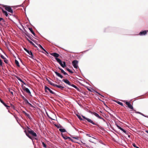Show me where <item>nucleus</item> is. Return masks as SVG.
<instances>
[{
    "label": "nucleus",
    "instance_id": "17",
    "mask_svg": "<svg viewBox=\"0 0 148 148\" xmlns=\"http://www.w3.org/2000/svg\"><path fill=\"white\" fill-rule=\"evenodd\" d=\"M15 63L16 64V65H17V66L18 67H19L20 66V65L19 64V63L18 61L17 60H15Z\"/></svg>",
    "mask_w": 148,
    "mask_h": 148
},
{
    "label": "nucleus",
    "instance_id": "60",
    "mask_svg": "<svg viewBox=\"0 0 148 148\" xmlns=\"http://www.w3.org/2000/svg\"><path fill=\"white\" fill-rule=\"evenodd\" d=\"M22 98L23 100L25 101L26 99L23 96L22 97Z\"/></svg>",
    "mask_w": 148,
    "mask_h": 148
},
{
    "label": "nucleus",
    "instance_id": "33",
    "mask_svg": "<svg viewBox=\"0 0 148 148\" xmlns=\"http://www.w3.org/2000/svg\"><path fill=\"white\" fill-rule=\"evenodd\" d=\"M58 69L60 70L61 71V72L62 73H63L64 72V70L60 68V67H58Z\"/></svg>",
    "mask_w": 148,
    "mask_h": 148
},
{
    "label": "nucleus",
    "instance_id": "29",
    "mask_svg": "<svg viewBox=\"0 0 148 148\" xmlns=\"http://www.w3.org/2000/svg\"><path fill=\"white\" fill-rule=\"evenodd\" d=\"M56 60H57V62L58 63H59L61 61H62L61 60L58 58H56Z\"/></svg>",
    "mask_w": 148,
    "mask_h": 148
},
{
    "label": "nucleus",
    "instance_id": "47",
    "mask_svg": "<svg viewBox=\"0 0 148 148\" xmlns=\"http://www.w3.org/2000/svg\"><path fill=\"white\" fill-rule=\"evenodd\" d=\"M27 116V117L29 118V119H30V120H31L32 119V118H31V117L30 116V115H29V114H28Z\"/></svg>",
    "mask_w": 148,
    "mask_h": 148
},
{
    "label": "nucleus",
    "instance_id": "12",
    "mask_svg": "<svg viewBox=\"0 0 148 148\" xmlns=\"http://www.w3.org/2000/svg\"><path fill=\"white\" fill-rule=\"evenodd\" d=\"M2 10V12H3V13L5 15L6 17H8V14L7 12L4 10Z\"/></svg>",
    "mask_w": 148,
    "mask_h": 148
},
{
    "label": "nucleus",
    "instance_id": "24",
    "mask_svg": "<svg viewBox=\"0 0 148 148\" xmlns=\"http://www.w3.org/2000/svg\"><path fill=\"white\" fill-rule=\"evenodd\" d=\"M48 82H49V84H50V85L54 86H55V85L56 84L53 83L51 81H48Z\"/></svg>",
    "mask_w": 148,
    "mask_h": 148
},
{
    "label": "nucleus",
    "instance_id": "7",
    "mask_svg": "<svg viewBox=\"0 0 148 148\" xmlns=\"http://www.w3.org/2000/svg\"><path fill=\"white\" fill-rule=\"evenodd\" d=\"M50 54L51 55L55 57V59L56 58H58L59 56V55L56 53H51Z\"/></svg>",
    "mask_w": 148,
    "mask_h": 148
},
{
    "label": "nucleus",
    "instance_id": "6",
    "mask_svg": "<svg viewBox=\"0 0 148 148\" xmlns=\"http://www.w3.org/2000/svg\"><path fill=\"white\" fill-rule=\"evenodd\" d=\"M1 6V7H0V8L1 9H3V8H2V7L3 8H5V9H12V8L9 6L4 5H2Z\"/></svg>",
    "mask_w": 148,
    "mask_h": 148
},
{
    "label": "nucleus",
    "instance_id": "45",
    "mask_svg": "<svg viewBox=\"0 0 148 148\" xmlns=\"http://www.w3.org/2000/svg\"><path fill=\"white\" fill-rule=\"evenodd\" d=\"M23 113L26 116H27L28 114H28L26 113L25 111H23Z\"/></svg>",
    "mask_w": 148,
    "mask_h": 148
},
{
    "label": "nucleus",
    "instance_id": "42",
    "mask_svg": "<svg viewBox=\"0 0 148 148\" xmlns=\"http://www.w3.org/2000/svg\"><path fill=\"white\" fill-rule=\"evenodd\" d=\"M23 113L26 116H27L28 114H28L26 113L25 111H23Z\"/></svg>",
    "mask_w": 148,
    "mask_h": 148
},
{
    "label": "nucleus",
    "instance_id": "39",
    "mask_svg": "<svg viewBox=\"0 0 148 148\" xmlns=\"http://www.w3.org/2000/svg\"><path fill=\"white\" fill-rule=\"evenodd\" d=\"M23 113L26 116H27L28 114H28L26 113L25 111H23Z\"/></svg>",
    "mask_w": 148,
    "mask_h": 148
},
{
    "label": "nucleus",
    "instance_id": "59",
    "mask_svg": "<svg viewBox=\"0 0 148 148\" xmlns=\"http://www.w3.org/2000/svg\"><path fill=\"white\" fill-rule=\"evenodd\" d=\"M63 73L65 75H67L68 76V75L67 74V73H66V72H65V71H64V72Z\"/></svg>",
    "mask_w": 148,
    "mask_h": 148
},
{
    "label": "nucleus",
    "instance_id": "5",
    "mask_svg": "<svg viewBox=\"0 0 148 148\" xmlns=\"http://www.w3.org/2000/svg\"><path fill=\"white\" fill-rule=\"evenodd\" d=\"M78 63V61L77 60H74L72 62V64L74 68L76 69H77L78 67V66H77Z\"/></svg>",
    "mask_w": 148,
    "mask_h": 148
},
{
    "label": "nucleus",
    "instance_id": "8",
    "mask_svg": "<svg viewBox=\"0 0 148 148\" xmlns=\"http://www.w3.org/2000/svg\"><path fill=\"white\" fill-rule=\"evenodd\" d=\"M45 91L46 92H47V90H48L52 94H54L55 93L53 92L49 88L46 86H45Z\"/></svg>",
    "mask_w": 148,
    "mask_h": 148
},
{
    "label": "nucleus",
    "instance_id": "50",
    "mask_svg": "<svg viewBox=\"0 0 148 148\" xmlns=\"http://www.w3.org/2000/svg\"><path fill=\"white\" fill-rule=\"evenodd\" d=\"M72 138L76 139L77 140H78L79 139V138L78 137H73Z\"/></svg>",
    "mask_w": 148,
    "mask_h": 148
},
{
    "label": "nucleus",
    "instance_id": "20",
    "mask_svg": "<svg viewBox=\"0 0 148 148\" xmlns=\"http://www.w3.org/2000/svg\"><path fill=\"white\" fill-rule=\"evenodd\" d=\"M71 86H73V87L74 88H75L78 91H79V88H77L76 86H75V85L73 84H72L71 85Z\"/></svg>",
    "mask_w": 148,
    "mask_h": 148
},
{
    "label": "nucleus",
    "instance_id": "34",
    "mask_svg": "<svg viewBox=\"0 0 148 148\" xmlns=\"http://www.w3.org/2000/svg\"><path fill=\"white\" fill-rule=\"evenodd\" d=\"M26 35L28 36V37L29 38H30V39H31L32 40V41H33V38L32 37H30V36H29L27 34H26Z\"/></svg>",
    "mask_w": 148,
    "mask_h": 148
},
{
    "label": "nucleus",
    "instance_id": "31",
    "mask_svg": "<svg viewBox=\"0 0 148 148\" xmlns=\"http://www.w3.org/2000/svg\"><path fill=\"white\" fill-rule=\"evenodd\" d=\"M62 64V67L64 68L66 66V62H63Z\"/></svg>",
    "mask_w": 148,
    "mask_h": 148
},
{
    "label": "nucleus",
    "instance_id": "32",
    "mask_svg": "<svg viewBox=\"0 0 148 148\" xmlns=\"http://www.w3.org/2000/svg\"><path fill=\"white\" fill-rule=\"evenodd\" d=\"M39 47L40 48L42 49L44 51H45L46 52H47L46 51V50L43 48V47H42V46H41L40 45H39Z\"/></svg>",
    "mask_w": 148,
    "mask_h": 148
},
{
    "label": "nucleus",
    "instance_id": "52",
    "mask_svg": "<svg viewBox=\"0 0 148 148\" xmlns=\"http://www.w3.org/2000/svg\"><path fill=\"white\" fill-rule=\"evenodd\" d=\"M59 63L60 64V65H61V66L62 67L63 63H62V61H61Z\"/></svg>",
    "mask_w": 148,
    "mask_h": 148
},
{
    "label": "nucleus",
    "instance_id": "43",
    "mask_svg": "<svg viewBox=\"0 0 148 148\" xmlns=\"http://www.w3.org/2000/svg\"><path fill=\"white\" fill-rule=\"evenodd\" d=\"M23 113L26 116H27L28 114H28L26 113L25 111H23Z\"/></svg>",
    "mask_w": 148,
    "mask_h": 148
},
{
    "label": "nucleus",
    "instance_id": "57",
    "mask_svg": "<svg viewBox=\"0 0 148 148\" xmlns=\"http://www.w3.org/2000/svg\"><path fill=\"white\" fill-rule=\"evenodd\" d=\"M28 105L30 107H33V106L30 103H28Z\"/></svg>",
    "mask_w": 148,
    "mask_h": 148
},
{
    "label": "nucleus",
    "instance_id": "37",
    "mask_svg": "<svg viewBox=\"0 0 148 148\" xmlns=\"http://www.w3.org/2000/svg\"><path fill=\"white\" fill-rule=\"evenodd\" d=\"M28 41L31 44H32L33 45H34V44L33 43L31 40H28Z\"/></svg>",
    "mask_w": 148,
    "mask_h": 148
},
{
    "label": "nucleus",
    "instance_id": "56",
    "mask_svg": "<svg viewBox=\"0 0 148 148\" xmlns=\"http://www.w3.org/2000/svg\"><path fill=\"white\" fill-rule=\"evenodd\" d=\"M72 142H75V143L76 142L75 141H74L71 138V139H69Z\"/></svg>",
    "mask_w": 148,
    "mask_h": 148
},
{
    "label": "nucleus",
    "instance_id": "63",
    "mask_svg": "<svg viewBox=\"0 0 148 148\" xmlns=\"http://www.w3.org/2000/svg\"><path fill=\"white\" fill-rule=\"evenodd\" d=\"M118 128L120 130H121V129H122V128L121 127H120L119 126H117Z\"/></svg>",
    "mask_w": 148,
    "mask_h": 148
},
{
    "label": "nucleus",
    "instance_id": "9",
    "mask_svg": "<svg viewBox=\"0 0 148 148\" xmlns=\"http://www.w3.org/2000/svg\"><path fill=\"white\" fill-rule=\"evenodd\" d=\"M62 81L69 85L71 86L72 85L71 84L70 82L68 79H63Z\"/></svg>",
    "mask_w": 148,
    "mask_h": 148
},
{
    "label": "nucleus",
    "instance_id": "13",
    "mask_svg": "<svg viewBox=\"0 0 148 148\" xmlns=\"http://www.w3.org/2000/svg\"><path fill=\"white\" fill-rule=\"evenodd\" d=\"M24 91H25L27 93H28L29 94H31V92L27 88H26L25 87L24 89Z\"/></svg>",
    "mask_w": 148,
    "mask_h": 148
},
{
    "label": "nucleus",
    "instance_id": "1",
    "mask_svg": "<svg viewBox=\"0 0 148 148\" xmlns=\"http://www.w3.org/2000/svg\"><path fill=\"white\" fill-rule=\"evenodd\" d=\"M24 132L26 136L32 140H33V138L29 135V134H31L34 137H36L37 136L36 133L33 130H32L27 126V128L25 129Z\"/></svg>",
    "mask_w": 148,
    "mask_h": 148
},
{
    "label": "nucleus",
    "instance_id": "26",
    "mask_svg": "<svg viewBox=\"0 0 148 148\" xmlns=\"http://www.w3.org/2000/svg\"><path fill=\"white\" fill-rule=\"evenodd\" d=\"M116 102L119 104L121 105V106H123V104L122 103H121L119 101H116Z\"/></svg>",
    "mask_w": 148,
    "mask_h": 148
},
{
    "label": "nucleus",
    "instance_id": "27",
    "mask_svg": "<svg viewBox=\"0 0 148 148\" xmlns=\"http://www.w3.org/2000/svg\"><path fill=\"white\" fill-rule=\"evenodd\" d=\"M77 116L78 118V119L80 120H83L81 118V116L77 114L76 115Z\"/></svg>",
    "mask_w": 148,
    "mask_h": 148
},
{
    "label": "nucleus",
    "instance_id": "58",
    "mask_svg": "<svg viewBox=\"0 0 148 148\" xmlns=\"http://www.w3.org/2000/svg\"><path fill=\"white\" fill-rule=\"evenodd\" d=\"M123 131L125 134H127V132L124 129V130L123 131Z\"/></svg>",
    "mask_w": 148,
    "mask_h": 148
},
{
    "label": "nucleus",
    "instance_id": "25",
    "mask_svg": "<svg viewBox=\"0 0 148 148\" xmlns=\"http://www.w3.org/2000/svg\"><path fill=\"white\" fill-rule=\"evenodd\" d=\"M21 5H17L16 6H12V7L14 9H16L18 7L21 6Z\"/></svg>",
    "mask_w": 148,
    "mask_h": 148
},
{
    "label": "nucleus",
    "instance_id": "61",
    "mask_svg": "<svg viewBox=\"0 0 148 148\" xmlns=\"http://www.w3.org/2000/svg\"><path fill=\"white\" fill-rule=\"evenodd\" d=\"M10 107V106H8V105H7V106H6V108L8 109H9V108Z\"/></svg>",
    "mask_w": 148,
    "mask_h": 148
},
{
    "label": "nucleus",
    "instance_id": "49",
    "mask_svg": "<svg viewBox=\"0 0 148 148\" xmlns=\"http://www.w3.org/2000/svg\"><path fill=\"white\" fill-rule=\"evenodd\" d=\"M2 21V22H5L4 20L2 18H0V21Z\"/></svg>",
    "mask_w": 148,
    "mask_h": 148
},
{
    "label": "nucleus",
    "instance_id": "23",
    "mask_svg": "<svg viewBox=\"0 0 148 148\" xmlns=\"http://www.w3.org/2000/svg\"><path fill=\"white\" fill-rule=\"evenodd\" d=\"M16 78L19 80L20 81V82H21L23 83L24 84H26L25 83H24L23 81V80L19 77H16Z\"/></svg>",
    "mask_w": 148,
    "mask_h": 148
},
{
    "label": "nucleus",
    "instance_id": "19",
    "mask_svg": "<svg viewBox=\"0 0 148 148\" xmlns=\"http://www.w3.org/2000/svg\"><path fill=\"white\" fill-rule=\"evenodd\" d=\"M59 130L60 132H66V130L64 129H60Z\"/></svg>",
    "mask_w": 148,
    "mask_h": 148
},
{
    "label": "nucleus",
    "instance_id": "2",
    "mask_svg": "<svg viewBox=\"0 0 148 148\" xmlns=\"http://www.w3.org/2000/svg\"><path fill=\"white\" fill-rule=\"evenodd\" d=\"M123 102L125 103V104L127 106V107L128 108L133 110H134L133 107L130 104V101H124Z\"/></svg>",
    "mask_w": 148,
    "mask_h": 148
},
{
    "label": "nucleus",
    "instance_id": "14",
    "mask_svg": "<svg viewBox=\"0 0 148 148\" xmlns=\"http://www.w3.org/2000/svg\"><path fill=\"white\" fill-rule=\"evenodd\" d=\"M27 52L28 53L29 55L31 56L30 57L31 58H33L34 56L33 55V53L31 51H29L28 50Z\"/></svg>",
    "mask_w": 148,
    "mask_h": 148
},
{
    "label": "nucleus",
    "instance_id": "46",
    "mask_svg": "<svg viewBox=\"0 0 148 148\" xmlns=\"http://www.w3.org/2000/svg\"><path fill=\"white\" fill-rule=\"evenodd\" d=\"M133 145L134 147H136V148H139L138 147L136 146L135 144L134 143H133Z\"/></svg>",
    "mask_w": 148,
    "mask_h": 148
},
{
    "label": "nucleus",
    "instance_id": "40",
    "mask_svg": "<svg viewBox=\"0 0 148 148\" xmlns=\"http://www.w3.org/2000/svg\"><path fill=\"white\" fill-rule=\"evenodd\" d=\"M23 113L26 116H27L28 114H28L26 113L25 111H23Z\"/></svg>",
    "mask_w": 148,
    "mask_h": 148
},
{
    "label": "nucleus",
    "instance_id": "53",
    "mask_svg": "<svg viewBox=\"0 0 148 148\" xmlns=\"http://www.w3.org/2000/svg\"><path fill=\"white\" fill-rule=\"evenodd\" d=\"M24 101L27 104H28L29 103L27 99H26Z\"/></svg>",
    "mask_w": 148,
    "mask_h": 148
},
{
    "label": "nucleus",
    "instance_id": "51",
    "mask_svg": "<svg viewBox=\"0 0 148 148\" xmlns=\"http://www.w3.org/2000/svg\"><path fill=\"white\" fill-rule=\"evenodd\" d=\"M4 62L6 64H8V60H5Z\"/></svg>",
    "mask_w": 148,
    "mask_h": 148
},
{
    "label": "nucleus",
    "instance_id": "48",
    "mask_svg": "<svg viewBox=\"0 0 148 148\" xmlns=\"http://www.w3.org/2000/svg\"><path fill=\"white\" fill-rule=\"evenodd\" d=\"M1 58L2 59H5V58L4 57V56H3V55H1Z\"/></svg>",
    "mask_w": 148,
    "mask_h": 148
},
{
    "label": "nucleus",
    "instance_id": "11",
    "mask_svg": "<svg viewBox=\"0 0 148 148\" xmlns=\"http://www.w3.org/2000/svg\"><path fill=\"white\" fill-rule=\"evenodd\" d=\"M55 73L57 75L58 77H60L61 78H62L63 77L62 75L61 74H60L59 73H58L57 71H54Z\"/></svg>",
    "mask_w": 148,
    "mask_h": 148
},
{
    "label": "nucleus",
    "instance_id": "41",
    "mask_svg": "<svg viewBox=\"0 0 148 148\" xmlns=\"http://www.w3.org/2000/svg\"><path fill=\"white\" fill-rule=\"evenodd\" d=\"M23 113L26 116H27L28 114H28L26 113L25 111H23Z\"/></svg>",
    "mask_w": 148,
    "mask_h": 148
},
{
    "label": "nucleus",
    "instance_id": "64",
    "mask_svg": "<svg viewBox=\"0 0 148 148\" xmlns=\"http://www.w3.org/2000/svg\"><path fill=\"white\" fill-rule=\"evenodd\" d=\"M5 107H6V106H7V105L5 104V103H3V104Z\"/></svg>",
    "mask_w": 148,
    "mask_h": 148
},
{
    "label": "nucleus",
    "instance_id": "38",
    "mask_svg": "<svg viewBox=\"0 0 148 148\" xmlns=\"http://www.w3.org/2000/svg\"><path fill=\"white\" fill-rule=\"evenodd\" d=\"M2 64L3 62H2V61L1 59H0V66H2Z\"/></svg>",
    "mask_w": 148,
    "mask_h": 148
},
{
    "label": "nucleus",
    "instance_id": "22",
    "mask_svg": "<svg viewBox=\"0 0 148 148\" xmlns=\"http://www.w3.org/2000/svg\"><path fill=\"white\" fill-rule=\"evenodd\" d=\"M71 86H73V87L74 88H75L78 91H79V88H77L76 86H75V85L73 84H72L71 85Z\"/></svg>",
    "mask_w": 148,
    "mask_h": 148
},
{
    "label": "nucleus",
    "instance_id": "44",
    "mask_svg": "<svg viewBox=\"0 0 148 148\" xmlns=\"http://www.w3.org/2000/svg\"><path fill=\"white\" fill-rule=\"evenodd\" d=\"M23 113L26 116H27L28 114H28L26 113L25 111H23Z\"/></svg>",
    "mask_w": 148,
    "mask_h": 148
},
{
    "label": "nucleus",
    "instance_id": "54",
    "mask_svg": "<svg viewBox=\"0 0 148 148\" xmlns=\"http://www.w3.org/2000/svg\"><path fill=\"white\" fill-rule=\"evenodd\" d=\"M86 135L89 137H91V136L90 135V134H86Z\"/></svg>",
    "mask_w": 148,
    "mask_h": 148
},
{
    "label": "nucleus",
    "instance_id": "10",
    "mask_svg": "<svg viewBox=\"0 0 148 148\" xmlns=\"http://www.w3.org/2000/svg\"><path fill=\"white\" fill-rule=\"evenodd\" d=\"M148 31L145 30L144 31L141 32L139 33V35H143L146 34Z\"/></svg>",
    "mask_w": 148,
    "mask_h": 148
},
{
    "label": "nucleus",
    "instance_id": "21",
    "mask_svg": "<svg viewBox=\"0 0 148 148\" xmlns=\"http://www.w3.org/2000/svg\"><path fill=\"white\" fill-rule=\"evenodd\" d=\"M71 86H73V87L74 88H75L78 91H79V88H77L76 86H75V85L73 84H72L71 85Z\"/></svg>",
    "mask_w": 148,
    "mask_h": 148
},
{
    "label": "nucleus",
    "instance_id": "35",
    "mask_svg": "<svg viewBox=\"0 0 148 148\" xmlns=\"http://www.w3.org/2000/svg\"><path fill=\"white\" fill-rule=\"evenodd\" d=\"M8 12H10L12 14L13 13V11L12 10H6Z\"/></svg>",
    "mask_w": 148,
    "mask_h": 148
},
{
    "label": "nucleus",
    "instance_id": "16",
    "mask_svg": "<svg viewBox=\"0 0 148 148\" xmlns=\"http://www.w3.org/2000/svg\"><path fill=\"white\" fill-rule=\"evenodd\" d=\"M29 29L30 31L32 33V34L34 35V36H36V35L35 33L33 31L32 29V28H29Z\"/></svg>",
    "mask_w": 148,
    "mask_h": 148
},
{
    "label": "nucleus",
    "instance_id": "3",
    "mask_svg": "<svg viewBox=\"0 0 148 148\" xmlns=\"http://www.w3.org/2000/svg\"><path fill=\"white\" fill-rule=\"evenodd\" d=\"M82 116L84 119L86 120L89 122H90L94 125H97L96 123L94 122L91 119L87 118L84 116Z\"/></svg>",
    "mask_w": 148,
    "mask_h": 148
},
{
    "label": "nucleus",
    "instance_id": "36",
    "mask_svg": "<svg viewBox=\"0 0 148 148\" xmlns=\"http://www.w3.org/2000/svg\"><path fill=\"white\" fill-rule=\"evenodd\" d=\"M56 127H57L58 128H61L62 127L61 125H56Z\"/></svg>",
    "mask_w": 148,
    "mask_h": 148
},
{
    "label": "nucleus",
    "instance_id": "4",
    "mask_svg": "<svg viewBox=\"0 0 148 148\" xmlns=\"http://www.w3.org/2000/svg\"><path fill=\"white\" fill-rule=\"evenodd\" d=\"M89 112L90 113H91V114H94L95 116H96L97 117H98L99 118V119H103V120H104V119L103 118L101 117L100 116H99V115L97 113H96L95 112H92V111H89Z\"/></svg>",
    "mask_w": 148,
    "mask_h": 148
},
{
    "label": "nucleus",
    "instance_id": "62",
    "mask_svg": "<svg viewBox=\"0 0 148 148\" xmlns=\"http://www.w3.org/2000/svg\"><path fill=\"white\" fill-rule=\"evenodd\" d=\"M10 107V106H8V105H7V106H6V108L8 109H9V108Z\"/></svg>",
    "mask_w": 148,
    "mask_h": 148
},
{
    "label": "nucleus",
    "instance_id": "30",
    "mask_svg": "<svg viewBox=\"0 0 148 148\" xmlns=\"http://www.w3.org/2000/svg\"><path fill=\"white\" fill-rule=\"evenodd\" d=\"M42 146H43V147L45 148H46L47 145L45 144L44 142H42Z\"/></svg>",
    "mask_w": 148,
    "mask_h": 148
},
{
    "label": "nucleus",
    "instance_id": "18",
    "mask_svg": "<svg viewBox=\"0 0 148 148\" xmlns=\"http://www.w3.org/2000/svg\"><path fill=\"white\" fill-rule=\"evenodd\" d=\"M62 137L63 138L65 139V140H66L67 139H71V138L69 137H68L66 136H62Z\"/></svg>",
    "mask_w": 148,
    "mask_h": 148
},
{
    "label": "nucleus",
    "instance_id": "55",
    "mask_svg": "<svg viewBox=\"0 0 148 148\" xmlns=\"http://www.w3.org/2000/svg\"><path fill=\"white\" fill-rule=\"evenodd\" d=\"M0 101L2 104H3V103H4L0 98Z\"/></svg>",
    "mask_w": 148,
    "mask_h": 148
},
{
    "label": "nucleus",
    "instance_id": "28",
    "mask_svg": "<svg viewBox=\"0 0 148 148\" xmlns=\"http://www.w3.org/2000/svg\"><path fill=\"white\" fill-rule=\"evenodd\" d=\"M66 69L69 72L71 73H73V72L71 70L68 68H66Z\"/></svg>",
    "mask_w": 148,
    "mask_h": 148
},
{
    "label": "nucleus",
    "instance_id": "15",
    "mask_svg": "<svg viewBox=\"0 0 148 148\" xmlns=\"http://www.w3.org/2000/svg\"><path fill=\"white\" fill-rule=\"evenodd\" d=\"M55 87H56L58 88H59L62 90H63V89L64 88V87L63 86H62L60 85H57L56 84H55Z\"/></svg>",
    "mask_w": 148,
    "mask_h": 148
}]
</instances>
